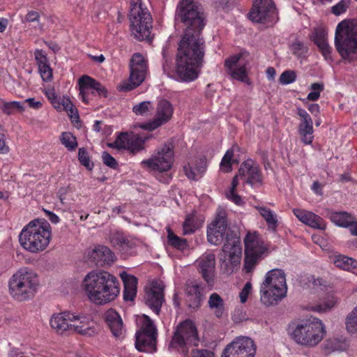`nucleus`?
<instances>
[{
  "label": "nucleus",
  "mask_w": 357,
  "mask_h": 357,
  "mask_svg": "<svg viewBox=\"0 0 357 357\" xmlns=\"http://www.w3.org/2000/svg\"><path fill=\"white\" fill-rule=\"evenodd\" d=\"M326 334L324 324L319 319L298 324L292 333L293 339L301 345L314 347Z\"/></svg>",
  "instance_id": "nucleus-9"
},
{
  "label": "nucleus",
  "mask_w": 357,
  "mask_h": 357,
  "mask_svg": "<svg viewBox=\"0 0 357 357\" xmlns=\"http://www.w3.org/2000/svg\"><path fill=\"white\" fill-rule=\"evenodd\" d=\"M286 275L281 269L268 271L260 285V301L266 307L278 304L287 296Z\"/></svg>",
  "instance_id": "nucleus-5"
},
{
  "label": "nucleus",
  "mask_w": 357,
  "mask_h": 357,
  "mask_svg": "<svg viewBox=\"0 0 357 357\" xmlns=\"http://www.w3.org/2000/svg\"><path fill=\"white\" fill-rule=\"evenodd\" d=\"M174 107L172 104L165 99L158 101L153 119L148 123L140 125V128L149 131H153L167 123L172 118Z\"/></svg>",
  "instance_id": "nucleus-15"
},
{
  "label": "nucleus",
  "mask_w": 357,
  "mask_h": 357,
  "mask_svg": "<svg viewBox=\"0 0 357 357\" xmlns=\"http://www.w3.org/2000/svg\"><path fill=\"white\" fill-rule=\"evenodd\" d=\"M130 30L138 40H151L152 17L148 10L142 6L141 0H130Z\"/></svg>",
  "instance_id": "nucleus-7"
},
{
  "label": "nucleus",
  "mask_w": 357,
  "mask_h": 357,
  "mask_svg": "<svg viewBox=\"0 0 357 357\" xmlns=\"http://www.w3.org/2000/svg\"><path fill=\"white\" fill-rule=\"evenodd\" d=\"M114 255L107 246L95 245L87 251L88 261L96 266H110L114 261Z\"/></svg>",
  "instance_id": "nucleus-20"
},
{
  "label": "nucleus",
  "mask_w": 357,
  "mask_h": 357,
  "mask_svg": "<svg viewBox=\"0 0 357 357\" xmlns=\"http://www.w3.org/2000/svg\"><path fill=\"white\" fill-rule=\"evenodd\" d=\"M318 47L326 59H331V47L328 43L322 44Z\"/></svg>",
  "instance_id": "nucleus-63"
},
{
  "label": "nucleus",
  "mask_w": 357,
  "mask_h": 357,
  "mask_svg": "<svg viewBox=\"0 0 357 357\" xmlns=\"http://www.w3.org/2000/svg\"><path fill=\"white\" fill-rule=\"evenodd\" d=\"M39 286L38 275L27 268H22L9 280V290L16 300L23 301L33 297Z\"/></svg>",
  "instance_id": "nucleus-6"
},
{
  "label": "nucleus",
  "mask_w": 357,
  "mask_h": 357,
  "mask_svg": "<svg viewBox=\"0 0 357 357\" xmlns=\"http://www.w3.org/2000/svg\"><path fill=\"white\" fill-rule=\"evenodd\" d=\"M238 172L240 177L251 185L262 183L259 167L251 159H248L241 165Z\"/></svg>",
  "instance_id": "nucleus-22"
},
{
  "label": "nucleus",
  "mask_w": 357,
  "mask_h": 357,
  "mask_svg": "<svg viewBox=\"0 0 357 357\" xmlns=\"http://www.w3.org/2000/svg\"><path fill=\"white\" fill-rule=\"evenodd\" d=\"M226 197L238 206H242L244 204L242 197L236 193V190H229L226 192Z\"/></svg>",
  "instance_id": "nucleus-58"
},
{
  "label": "nucleus",
  "mask_w": 357,
  "mask_h": 357,
  "mask_svg": "<svg viewBox=\"0 0 357 357\" xmlns=\"http://www.w3.org/2000/svg\"><path fill=\"white\" fill-rule=\"evenodd\" d=\"M255 353L254 341L247 337H240L226 347L222 357H255Z\"/></svg>",
  "instance_id": "nucleus-16"
},
{
  "label": "nucleus",
  "mask_w": 357,
  "mask_h": 357,
  "mask_svg": "<svg viewBox=\"0 0 357 357\" xmlns=\"http://www.w3.org/2000/svg\"><path fill=\"white\" fill-rule=\"evenodd\" d=\"M208 304L217 318L222 317L225 310V302L218 293H213L210 295Z\"/></svg>",
  "instance_id": "nucleus-35"
},
{
  "label": "nucleus",
  "mask_w": 357,
  "mask_h": 357,
  "mask_svg": "<svg viewBox=\"0 0 357 357\" xmlns=\"http://www.w3.org/2000/svg\"><path fill=\"white\" fill-rule=\"evenodd\" d=\"M79 86L95 91L100 96L107 97V91L99 82L88 75H84L79 79Z\"/></svg>",
  "instance_id": "nucleus-32"
},
{
  "label": "nucleus",
  "mask_w": 357,
  "mask_h": 357,
  "mask_svg": "<svg viewBox=\"0 0 357 357\" xmlns=\"http://www.w3.org/2000/svg\"><path fill=\"white\" fill-rule=\"evenodd\" d=\"M174 18L185 26L178 43L176 74L181 81L192 82L198 77L203 66L205 41L201 31L205 26L204 15L194 0H180Z\"/></svg>",
  "instance_id": "nucleus-1"
},
{
  "label": "nucleus",
  "mask_w": 357,
  "mask_h": 357,
  "mask_svg": "<svg viewBox=\"0 0 357 357\" xmlns=\"http://www.w3.org/2000/svg\"><path fill=\"white\" fill-rule=\"evenodd\" d=\"M40 75L45 82H49L52 78V70L49 64L43 65L38 67Z\"/></svg>",
  "instance_id": "nucleus-55"
},
{
  "label": "nucleus",
  "mask_w": 357,
  "mask_h": 357,
  "mask_svg": "<svg viewBox=\"0 0 357 357\" xmlns=\"http://www.w3.org/2000/svg\"><path fill=\"white\" fill-rule=\"evenodd\" d=\"M351 3V0H341L331 8V12L335 15H340L344 13Z\"/></svg>",
  "instance_id": "nucleus-50"
},
{
  "label": "nucleus",
  "mask_w": 357,
  "mask_h": 357,
  "mask_svg": "<svg viewBox=\"0 0 357 357\" xmlns=\"http://www.w3.org/2000/svg\"><path fill=\"white\" fill-rule=\"evenodd\" d=\"M260 257L261 256L245 255L243 264L245 273H251L253 271Z\"/></svg>",
  "instance_id": "nucleus-48"
},
{
  "label": "nucleus",
  "mask_w": 357,
  "mask_h": 357,
  "mask_svg": "<svg viewBox=\"0 0 357 357\" xmlns=\"http://www.w3.org/2000/svg\"><path fill=\"white\" fill-rule=\"evenodd\" d=\"M245 254L261 256L264 248L255 234H248L244 239Z\"/></svg>",
  "instance_id": "nucleus-31"
},
{
  "label": "nucleus",
  "mask_w": 357,
  "mask_h": 357,
  "mask_svg": "<svg viewBox=\"0 0 357 357\" xmlns=\"http://www.w3.org/2000/svg\"><path fill=\"white\" fill-rule=\"evenodd\" d=\"M61 141L69 151H73L77 146L76 137L70 132H64L61 135Z\"/></svg>",
  "instance_id": "nucleus-44"
},
{
  "label": "nucleus",
  "mask_w": 357,
  "mask_h": 357,
  "mask_svg": "<svg viewBox=\"0 0 357 357\" xmlns=\"http://www.w3.org/2000/svg\"><path fill=\"white\" fill-rule=\"evenodd\" d=\"M296 79V74L294 70H285L280 77V82L282 84H289L293 83Z\"/></svg>",
  "instance_id": "nucleus-52"
},
{
  "label": "nucleus",
  "mask_w": 357,
  "mask_h": 357,
  "mask_svg": "<svg viewBox=\"0 0 357 357\" xmlns=\"http://www.w3.org/2000/svg\"><path fill=\"white\" fill-rule=\"evenodd\" d=\"M206 169V160L204 157L199 158L193 169L190 165L183 167L185 174L188 178L192 180L197 179V176H201Z\"/></svg>",
  "instance_id": "nucleus-34"
},
{
  "label": "nucleus",
  "mask_w": 357,
  "mask_h": 357,
  "mask_svg": "<svg viewBox=\"0 0 357 357\" xmlns=\"http://www.w3.org/2000/svg\"><path fill=\"white\" fill-rule=\"evenodd\" d=\"M192 357H215L213 352L206 349H194L191 351Z\"/></svg>",
  "instance_id": "nucleus-57"
},
{
  "label": "nucleus",
  "mask_w": 357,
  "mask_h": 357,
  "mask_svg": "<svg viewBox=\"0 0 357 357\" xmlns=\"http://www.w3.org/2000/svg\"><path fill=\"white\" fill-rule=\"evenodd\" d=\"M167 238L169 244L177 249L183 250L187 246V241L178 237L171 230H168Z\"/></svg>",
  "instance_id": "nucleus-45"
},
{
  "label": "nucleus",
  "mask_w": 357,
  "mask_h": 357,
  "mask_svg": "<svg viewBox=\"0 0 357 357\" xmlns=\"http://www.w3.org/2000/svg\"><path fill=\"white\" fill-rule=\"evenodd\" d=\"M51 227L45 220L31 221L19 235L22 247L33 253L44 250L50 243Z\"/></svg>",
  "instance_id": "nucleus-3"
},
{
  "label": "nucleus",
  "mask_w": 357,
  "mask_h": 357,
  "mask_svg": "<svg viewBox=\"0 0 357 357\" xmlns=\"http://www.w3.org/2000/svg\"><path fill=\"white\" fill-rule=\"evenodd\" d=\"M174 146L172 143H166L158 148L151 158L141 162L142 167L160 172L169 171L174 162Z\"/></svg>",
  "instance_id": "nucleus-10"
},
{
  "label": "nucleus",
  "mask_w": 357,
  "mask_h": 357,
  "mask_svg": "<svg viewBox=\"0 0 357 357\" xmlns=\"http://www.w3.org/2000/svg\"><path fill=\"white\" fill-rule=\"evenodd\" d=\"M252 284L250 282H246L241 291L239 293L241 302L244 303L247 301L248 296L252 291Z\"/></svg>",
  "instance_id": "nucleus-60"
},
{
  "label": "nucleus",
  "mask_w": 357,
  "mask_h": 357,
  "mask_svg": "<svg viewBox=\"0 0 357 357\" xmlns=\"http://www.w3.org/2000/svg\"><path fill=\"white\" fill-rule=\"evenodd\" d=\"M163 289V285L157 281L152 282L150 287L145 289V303L157 314L164 302Z\"/></svg>",
  "instance_id": "nucleus-19"
},
{
  "label": "nucleus",
  "mask_w": 357,
  "mask_h": 357,
  "mask_svg": "<svg viewBox=\"0 0 357 357\" xmlns=\"http://www.w3.org/2000/svg\"><path fill=\"white\" fill-rule=\"evenodd\" d=\"M83 319L84 320L80 321L79 324H73L72 333L77 332L81 335L89 337L96 335L98 330L96 327V324L93 322H90L86 317H84Z\"/></svg>",
  "instance_id": "nucleus-33"
},
{
  "label": "nucleus",
  "mask_w": 357,
  "mask_h": 357,
  "mask_svg": "<svg viewBox=\"0 0 357 357\" xmlns=\"http://www.w3.org/2000/svg\"><path fill=\"white\" fill-rule=\"evenodd\" d=\"M314 42L317 46L325 44L327 42L326 32L322 29H315L314 33Z\"/></svg>",
  "instance_id": "nucleus-54"
},
{
  "label": "nucleus",
  "mask_w": 357,
  "mask_h": 357,
  "mask_svg": "<svg viewBox=\"0 0 357 357\" xmlns=\"http://www.w3.org/2000/svg\"><path fill=\"white\" fill-rule=\"evenodd\" d=\"M45 96L52 104H59L57 94L53 88H48L45 90Z\"/></svg>",
  "instance_id": "nucleus-62"
},
{
  "label": "nucleus",
  "mask_w": 357,
  "mask_h": 357,
  "mask_svg": "<svg viewBox=\"0 0 357 357\" xmlns=\"http://www.w3.org/2000/svg\"><path fill=\"white\" fill-rule=\"evenodd\" d=\"M345 324L349 333H357V306L347 316Z\"/></svg>",
  "instance_id": "nucleus-42"
},
{
  "label": "nucleus",
  "mask_w": 357,
  "mask_h": 357,
  "mask_svg": "<svg viewBox=\"0 0 357 357\" xmlns=\"http://www.w3.org/2000/svg\"><path fill=\"white\" fill-rule=\"evenodd\" d=\"M35 59L37 61V64L38 67L43 66V65H47L48 63L47 59L46 57V54L43 50H36L35 53Z\"/></svg>",
  "instance_id": "nucleus-61"
},
{
  "label": "nucleus",
  "mask_w": 357,
  "mask_h": 357,
  "mask_svg": "<svg viewBox=\"0 0 357 357\" xmlns=\"http://www.w3.org/2000/svg\"><path fill=\"white\" fill-rule=\"evenodd\" d=\"M123 136H124L123 149L128 150L133 155L144 149V143L149 139L142 137L138 134L128 135L126 132L123 133Z\"/></svg>",
  "instance_id": "nucleus-27"
},
{
  "label": "nucleus",
  "mask_w": 357,
  "mask_h": 357,
  "mask_svg": "<svg viewBox=\"0 0 357 357\" xmlns=\"http://www.w3.org/2000/svg\"><path fill=\"white\" fill-rule=\"evenodd\" d=\"M40 14L37 11L31 10L26 15L23 22L25 24L26 26L27 25L29 26H31L36 31L41 30L42 25L40 22Z\"/></svg>",
  "instance_id": "nucleus-41"
},
{
  "label": "nucleus",
  "mask_w": 357,
  "mask_h": 357,
  "mask_svg": "<svg viewBox=\"0 0 357 357\" xmlns=\"http://www.w3.org/2000/svg\"><path fill=\"white\" fill-rule=\"evenodd\" d=\"M297 114L301 117V123L298 126V133L302 142L305 144H311L313 141V122L309 114L302 108L297 109Z\"/></svg>",
  "instance_id": "nucleus-23"
},
{
  "label": "nucleus",
  "mask_w": 357,
  "mask_h": 357,
  "mask_svg": "<svg viewBox=\"0 0 357 357\" xmlns=\"http://www.w3.org/2000/svg\"><path fill=\"white\" fill-rule=\"evenodd\" d=\"M222 255L220 257V267L227 275L236 270L241 263V248L238 241H227L222 247Z\"/></svg>",
  "instance_id": "nucleus-12"
},
{
  "label": "nucleus",
  "mask_w": 357,
  "mask_h": 357,
  "mask_svg": "<svg viewBox=\"0 0 357 357\" xmlns=\"http://www.w3.org/2000/svg\"><path fill=\"white\" fill-rule=\"evenodd\" d=\"M294 214L303 223L314 229L324 230L326 223L324 220L315 213L304 209L294 208Z\"/></svg>",
  "instance_id": "nucleus-25"
},
{
  "label": "nucleus",
  "mask_w": 357,
  "mask_h": 357,
  "mask_svg": "<svg viewBox=\"0 0 357 357\" xmlns=\"http://www.w3.org/2000/svg\"><path fill=\"white\" fill-rule=\"evenodd\" d=\"M240 148L238 145L234 144L231 149H228L225 154L224 155L220 167V169L226 173L230 172L232 170L231 165L233 163H238V160L236 159H233L234 156V153L236 151H239Z\"/></svg>",
  "instance_id": "nucleus-36"
},
{
  "label": "nucleus",
  "mask_w": 357,
  "mask_h": 357,
  "mask_svg": "<svg viewBox=\"0 0 357 357\" xmlns=\"http://www.w3.org/2000/svg\"><path fill=\"white\" fill-rule=\"evenodd\" d=\"M334 264L341 269L351 271L357 267V261L344 255H337L335 257Z\"/></svg>",
  "instance_id": "nucleus-39"
},
{
  "label": "nucleus",
  "mask_w": 357,
  "mask_h": 357,
  "mask_svg": "<svg viewBox=\"0 0 357 357\" xmlns=\"http://www.w3.org/2000/svg\"><path fill=\"white\" fill-rule=\"evenodd\" d=\"M126 238V236H125L123 234L116 232L111 236L110 240L111 243L114 247L119 248L121 245L125 243Z\"/></svg>",
  "instance_id": "nucleus-59"
},
{
  "label": "nucleus",
  "mask_w": 357,
  "mask_h": 357,
  "mask_svg": "<svg viewBox=\"0 0 357 357\" xmlns=\"http://www.w3.org/2000/svg\"><path fill=\"white\" fill-rule=\"evenodd\" d=\"M290 48L292 53L298 57H301L306 54L308 50L307 46H305L303 42L299 40H296L291 45Z\"/></svg>",
  "instance_id": "nucleus-49"
},
{
  "label": "nucleus",
  "mask_w": 357,
  "mask_h": 357,
  "mask_svg": "<svg viewBox=\"0 0 357 357\" xmlns=\"http://www.w3.org/2000/svg\"><path fill=\"white\" fill-rule=\"evenodd\" d=\"M105 321L114 336L120 337L123 334V321L115 310L110 309L107 311Z\"/></svg>",
  "instance_id": "nucleus-29"
},
{
  "label": "nucleus",
  "mask_w": 357,
  "mask_h": 357,
  "mask_svg": "<svg viewBox=\"0 0 357 357\" xmlns=\"http://www.w3.org/2000/svg\"><path fill=\"white\" fill-rule=\"evenodd\" d=\"M79 320V317L70 312L66 311L55 313L50 319L51 328L59 334L66 332L72 333L73 322Z\"/></svg>",
  "instance_id": "nucleus-18"
},
{
  "label": "nucleus",
  "mask_w": 357,
  "mask_h": 357,
  "mask_svg": "<svg viewBox=\"0 0 357 357\" xmlns=\"http://www.w3.org/2000/svg\"><path fill=\"white\" fill-rule=\"evenodd\" d=\"M310 88L313 91L308 93L307 98L309 100L315 101L319 99L321 91L324 90V85L319 83H314Z\"/></svg>",
  "instance_id": "nucleus-51"
},
{
  "label": "nucleus",
  "mask_w": 357,
  "mask_h": 357,
  "mask_svg": "<svg viewBox=\"0 0 357 357\" xmlns=\"http://www.w3.org/2000/svg\"><path fill=\"white\" fill-rule=\"evenodd\" d=\"M198 271L206 284L211 288L214 284L215 257L213 253H205L197 261Z\"/></svg>",
  "instance_id": "nucleus-21"
},
{
  "label": "nucleus",
  "mask_w": 357,
  "mask_h": 357,
  "mask_svg": "<svg viewBox=\"0 0 357 357\" xmlns=\"http://www.w3.org/2000/svg\"><path fill=\"white\" fill-rule=\"evenodd\" d=\"M82 288L89 300L98 305L114 301L120 293L118 279L105 271H91L84 277Z\"/></svg>",
  "instance_id": "nucleus-2"
},
{
  "label": "nucleus",
  "mask_w": 357,
  "mask_h": 357,
  "mask_svg": "<svg viewBox=\"0 0 357 357\" xmlns=\"http://www.w3.org/2000/svg\"><path fill=\"white\" fill-rule=\"evenodd\" d=\"M339 299L333 294L328 295L322 303L312 307V310L318 312H326L331 310L338 303Z\"/></svg>",
  "instance_id": "nucleus-40"
},
{
  "label": "nucleus",
  "mask_w": 357,
  "mask_h": 357,
  "mask_svg": "<svg viewBox=\"0 0 357 357\" xmlns=\"http://www.w3.org/2000/svg\"><path fill=\"white\" fill-rule=\"evenodd\" d=\"M276 8L272 0H253L249 18L255 22L266 23L274 20Z\"/></svg>",
  "instance_id": "nucleus-17"
},
{
  "label": "nucleus",
  "mask_w": 357,
  "mask_h": 357,
  "mask_svg": "<svg viewBox=\"0 0 357 357\" xmlns=\"http://www.w3.org/2000/svg\"><path fill=\"white\" fill-rule=\"evenodd\" d=\"M227 218V211L219 207L215 219L207 227V240L211 244L218 245L222 242L228 227Z\"/></svg>",
  "instance_id": "nucleus-14"
},
{
  "label": "nucleus",
  "mask_w": 357,
  "mask_h": 357,
  "mask_svg": "<svg viewBox=\"0 0 357 357\" xmlns=\"http://www.w3.org/2000/svg\"><path fill=\"white\" fill-rule=\"evenodd\" d=\"M124 136H123V133H121L116 139V140L113 143L108 144V146L111 148H114L117 149H123L124 147L123 139Z\"/></svg>",
  "instance_id": "nucleus-64"
},
{
  "label": "nucleus",
  "mask_w": 357,
  "mask_h": 357,
  "mask_svg": "<svg viewBox=\"0 0 357 357\" xmlns=\"http://www.w3.org/2000/svg\"><path fill=\"white\" fill-rule=\"evenodd\" d=\"M204 222V218L202 215H198L195 211L188 214L183 223V234L194 233L202 226Z\"/></svg>",
  "instance_id": "nucleus-30"
},
{
  "label": "nucleus",
  "mask_w": 357,
  "mask_h": 357,
  "mask_svg": "<svg viewBox=\"0 0 357 357\" xmlns=\"http://www.w3.org/2000/svg\"><path fill=\"white\" fill-rule=\"evenodd\" d=\"M330 219L337 226L347 227L351 222H352L354 218L347 212L340 211L331 212L330 213Z\"/></svg>",
  "instance_id": "nucleus-38"
},
{
  "label": "nucleus",
  "mask_w": 357,
  "mask_h": 357,
  "mask_svg": "<svg viewBox=\"0 0 357 357\" xmlns=\"http://www.w3.org/2000/svg\"><path fill=\"white\" fill-rule=\"evenodd\" d=\"M130 83L122 84L120 86L121 91H128L132 90L144 81L146 72V63L141 54L135 53L133 54L130 63Z\"/></svg>",
  "instance_id": "nucleus-13"
},
{
  "label": "nucleus",
  "mask_w": 357,
  "mask_h": 357,
  "mask_svg": "<svg viewBox=\"0 0 357 357\" xmlns=\"http://www.w3.org/2000/svg\"><path fill=\"white\" fill-rule=\"evenodd\" d=\"M235 0H213L215 7L218 10H229L234 7Z\"/></svg>",
  "instance_id": "nucleus-53"
},
{
  "label": "nucleus",
  "mask_w": 357,
  "mask_h": 357,
  "mask_svg": "<svg viewBox=\"0 0 357 357\" xmlns=\"http://www.w3.org/2000/svg\"><path fill=\"white\" fill-rule=\"evenodd\" d=\"M78 160L87 169L91 170L93 163L91 161L89 154L86 149L79 148L78 150Z\"/></svg>",
  "instance_id": "nucleus-47"
},
{
  "label": "nucleus",
  "mask_w": 357,
  "mask_h": 357,
  "mask_svg": "<svg viewBox=\"0 0 357 357\" xmlns=\"http://www.w3.org/2000/svg\"><path fill=\"white\" fill-rule=\"evenodd\" d=\"M335 47L343 60L357 61V20H343L337 24Z\"/></svg>",
  "instance_id": "nucleus-4"
},
{
  "label": "nucleus",
  "mask_w": 357,
  "mask_h": 357,
  "mask_svg": "<svg viewBox=\"0 0 357 357\" xmlns=\"http://www.w3.org/2000/svg\"><path fill=\"white\" fill-rule=\"evenodd\" d=\"M1 109L4 114L11 115L15 114L17 111H24V107L20 102H5L1 107Z\"/></svg>",
  "instance_id": "nucleus-43"
},
{
  "label": "nucleus",
  "mask_w": 357,
  "mask_h": 357,
  "mask_svg": "<svg viewBox=\"0 0 357 357\" xmlns=\"http://www.w3.org/2000/svg\"><path fill=\"white\" fill-rule=\"evenodd\" d=\"M199 342L197 329L195 323L189 319L180 323L169 344V349H176L183 355L188 354V348L197 347Z\"/></svg>",
  "instance_id": "nucleus-8"
},
{
  "label": "nucleus",
  "mask_w": 357,
  "mask_h": 357,
  "mask_svg": "<svg viewBox=\"0 0 357 357\" xmlns=\"http://www.w3.org/2000/svg\"><path fill=\"white\" fill-rule=\"evenodd\" d=\"M157 328L147 315H143L139 331L135 334V348L142 352H154L156 350Z\"/></svg>",
  "instance_id": "nucleus-11"
},
{
  "label": "nucleus",
  "mask_w": 357,
  "mask_h": 357,
  "mask_svg": "<svg viewBox=\"0 0 357 357\" xmlns=\"http://www.w3.org/2000/svg\"><path fill=\"white\" fill-rule=\"evenodd\" d=\"M185 294L188 306L193 309L199 307L204 298L203 287L195 282H188L185 287Z\"/></svg>",
  "instance_id": "nucleus-26"
},
{
  "label": "nucleus",
  "mask_w": 357,
  "mask_h": 357,
  "mask_svg": "<svg viewBox=\"0 0 357 357\" xmlns=\"http://www.w3.org/2000/svg\"><path fill=\"white\" fill-rule=\"evenodd\" d=\"M102 160L103 163L106 166H107L112 169H115L118 167V163H117L116 160H115V158L106 151H104L102 153Z\"/></svg>",
  "instance_id": "nucleus-56"
},
{
  "label": "nucleus",
  "mask_w": 357,
  "mask_h": 357,
  "mask_svg": "<svg viewBox=\"0 0 357 357\" xmlns=\"http://www.w3.org/2000/svg\"><path fill=\"white\" fill-rule=\"evenodd\" d=\"M256 208L258 210L259 214L266 220L268 228L275 231L278 225L277 214L267 207L256 206Z\"/></svg>",
  "instance_id": "nucleus-37"
},
{
  "label": "nucleus",
  "mask_w": 357,
  "mask_h": 357,
  "mask_svg": "<svg viewBox=\"0 0 357 357\" xmlns=\"http://www.w3.org/2000/svg\"><path fill=\"white\" fill-rule=\"evenodd\" d=\"M120 276L124 284L123 298L126 301H133L137 294V278L126 272H122Z\"/></svg>",
  "instance_id": "nucleus-28"
},
{
  "label": "nucleus",
  "mask_w": 357,
  "mask_h": 357,
  "mask_svg": "<svg viewBox=\"0 0 357 357\" xmlns=\"http://www.w3.org/2000/svg\"><path fill=\"white\" fill-rule=\"evenodd\" d=\"M241 54H237L227 58L225 61L227 73L231 78L244 82L247 78L245 66L239 64Z\"/></svg>",
  "instance_id": "nucleus-24"
},
{
  "label": "nucleus",
  "mask_w": 357,
  "mask_h": 357,
  "mask_svg": "<svg viewBox=\"0 0 357 357\" xmlns=\"http://www.w3.org/2000/svg\"><path fill=\"white\" fill-rule=\"evenodd\" d=\"M153 109L152 104L150 101H144L132 108L133 112L137 115H148Z\"/></svg>",
  "instance_id": "nucleus-46"
}]
</instances>
